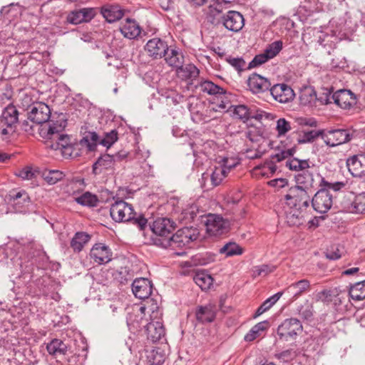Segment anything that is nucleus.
<instances>
[{
    "label": "nucleus",
    "instance_id": "nucleus-1",
    "mask_svg": "<svg viewBox=\"0 0 365 365\" xmlns=\"http://www.w3.org/2000/svg\"><path fill=\"white\" fill-rule=\"evenodd\" d=\"M34 93H36V91L31 89L24 93V104H28L26 108L27 118L33 123L30 125L28 121L24 120V132L31 135L34 134L36 128L38 130L40 127L53 122L52 120L46 123L51 117L50 108L43 102L33 101L31 96H34Z\"/></svg>",
    "mask_w": 365,
    "mask_h": 365
},
{
    "label": "nucleus",
    "instance_id": "nucleus-2",
    "mask_svg": "<svg viewBox=\"0 0 365 365\" xmlns=\"http://www.w3.org/2000/svg\"><path fill=\"white\" fill-rule=\"evenodd\" d=\"M66 120H60L52 122L51 124L46 125L38 128L40 136L45 139L53 150L68 149L71 145L70 138L68 135L62 134L61 132L66 126Z\"/></svg>",
    "mask_w": 365,
    "mask_h": 365
},
{
    "label": "nucleus",
    "instance_id": "nucleus-3",
    "mask_svg": "<svg viewBox=\"0 0 365 365\" xmlns=\"http://www.w3.org/2000/svg\"><path fill=\"white\" fill-rule=\"evenodd\" d=\"M112 219L117 222H130L143 230L148 220L143 215H137L131 205L123 200L115 201L110 208Z\"/></svg>",
    "mask_w": 365,
    "mask_h": 365
},
{
    "label": "nucleus",
    "instance_id": "nucleus-4",
    "mask_svg": "<svg viewBox=\"0 0 365 365\" xmlns=\"http://www.w3.org/2000/svg\"><path fill=\"white\" fill-rule=\"evenodd\" d=\"M153 235L150 237L153 245L166 248L170 245L174 222L168 218H158L150 227Z\"/></svg>",
    "mask_w": 365,
    "mask_h": 365
},
{
    "label": "nucleus",
    "instance_id": "nucleus-5",
    "mask_svg": "<svg viewBox=\"0 0 365 365\" xmlns=\"http://www.w3.org/2000/svg\"><path fill=\"white\" fill-rule=\"evenodd\" d=\"M19 113L14 106L9 105L0 116V135L3 140H8L17 130L19 125Z\"/></svg>",
    "mask_w": 365,
    "mask_h": 365
},
{
    "label": "nucleus",
    "instance_id": "nucleus-6",
    "mask_svg": "<svg viewBox=\"0 0 365 365\" xmlns=\"http://www.w3.org/2000/svg\"><path fill=\"white\" fill-rule=\"evenodd\" d=\"M152 313L150 314V322L145 326L148 339L152 342L159 341L165 336V331L162 322V312L157 304H153Z\"/></svg>",
    "mask_w": 365,
    "mask_h": 365
},
{
    "label": "nucleus",
    "instance_id": "nucleus-7",
    "mask_svg": "<svg viewBox=\"0 0 365 365\" xmlns=\"http://www.w3.org/2000/svg\"><path fill=\"white\" fill-rule=\"evenodd\" d=\"M151 303L149 304V302L145 305H135L131 308V310L128 313L126 319L127 325L132 332H137L141 329V328L147 324L148 319L145 318L147 314L150 315L152 313V310L150 309L153 308Z\"/></svg>",
    "mask_w": 365,
    "mask_h": 365
},
{
    "label": "nucleus",
    "instance_id": "nucleus-8",
    "mask_svg": "<svg viewBox=\"0 0 365 365\" xmlns=\"http://www.w3.org/2000/svg\"><path fill=\"white\" fill-rule=\"evenodd\" d=\"M118 138L116 130H112L108 133H106L101 140L96 132H86L84 136L80 140V144L82 147L86 148L88 151H93L96 149L98 144L108 148H110L117 141Z\"/></svg>",
    "mask_w": 365,
    "mask_h": 365
},
{
    "label": "nucleus",
    "instance_id": "nucleus-9",
    "mask_svg": "<svg viewBox=\"0 0 365 365\" xmlns=\"http://www.w3.org/2000/svg\"><path fill=\"white\" fill-rule=\"evenodd\" d=\"M311 197L307 190L299 187H292L284 197V205L299 210H307Z\"/></svg>",
    "mask_w": 365,
    "mask_h": 365
},
{
    "label": "nucleus",
    "instance_id": "nucleus-10",
    "mask_svg": "<svg viewBox=\"0 0 365 365\" xmlns=\"http://www.w3.org/2000/svg\"><path fill=\"white\" fill-rule=\"evenodd\" d=\"M126 157V153H117L115 155H103L93 165V173L95 175H100L105 171H113L118 163L125 159Z\"/></svg>",
    "mask_w": 365,
    "mask_h": 365
},
{
    "label": "nucleus",
    "instance_id": "nucleus-11",
    "mask_svg": "<svg viewBox=\"0 0 365 365\" xmlns=\"http://www.w3.org/2000/svg\"><path fill=\"white\" fill-rule=\"evenodd\" d=\"M199 232L197 229L190 227H183L178 230L175 234L172 235L170 245L173 248L184 247L188 246L191 242L196 240Z\"/></svg>",
    "mask_w": 365,
    "mask_h": 365
},
{
    "label": "nucleus",
    "instance_id": "nucleus-12",
    "mask_svg": "<svg viewBox=\"0 0 365 365\" xmlns=\"http://www.w3.org/2000/svg\"><path fill=\"white\" fill-rule=\"evenodd\" d=\"M343 39H344V34H339L338 30L334 28V24H331V26L327 28L325 31H321L318 36V43L330 53L331 50H333Z\"/></svg>",
    "mask_w": 365,
    "mask_h": 365
},
{
    "label": "nucleus",
    "instance_id": "nucleus-13",
    "mask_svg": "<svg viewBox=\"0 0 365 365\" xmlns=\"http://www.w3.org/2000/svg\"><path fill=\"white\" fill-rule=\"evenodd\" d=\"M225 0H212L210 5L204 9L205 18L207 23L217 26L222 24L225 9Z\"/></svg>",
    "mask_w": 365,
    "mask_h": 365
},
{
    "label": "nucleus",
    "instance_id": "nucleus-14",
    "mask_svg": "<svg viewBox=\"0 0 365 365\" xmlns=\"http://www.w3.org/2000/svg\"><path fill=\"white\" fill-rule=\"evenodd\" d=\"M302 324L295 318L285 319L277 328V334L281 339L288 341L294 339L302 331Z\"/></svg>",
    "mask_w": 365,
    "mask_h": 365
},
{
    "label": "nucleus",
    "instance_id": "nucleus-15",
    "mask_svg": "<svg viewBox=\"0 0 365 365\" xmlns=\"http://www.w3.org/2000/svg\"><path fill=\"white\" fill-rule=\"evenodd\" d=\"M313 209L321 214L327 212L333 205V196L326 188L321 187L311 200Z\"/></svg>",
    "mask_w": 365,
    "mask_h": 365
},
{
    "label": "nucleus",
    "instance_id": "nucleus-16",
    "mask_svg": "<svg viewBox=\"0 0 365 365\" xmlns=\"http://www.w3.org/2000/svg\"><path fill=\"white\" fill-rule=\"evenodd\" d=\"M206 230L211 236H220L229 230L228 222L218 215L210 214L205 222Z\"/></svg>",
    "mask_w": 365,
    "mask_h": 365
},
{
    "label": "nucleus",
    "instance_id": "nucleus-17",
    "mask_svg": "<svg viewBox=\"0 0 365 365\" xmlns=\"http://www.w3.org/2000/svg\"><path fill=\"white\" fill-rule=\"evenodd\" d=\"M322 140L327 146L335 147L349 142L351 135L348 130L344 129L323 130Z\"/></svg>",
    "mask_w": 365,
    "mask_h": 365
},
{
    "label": "nucleus",
    "instance_id": "nucleus-18",
    "mask_svg": "<svg viewBox=\"0 0 365 365\" xmlns=\"http://www.w3.org/2000/svg\"><path fill=\"white\" fill-rule=\"evenodd\" d=\"M90 258L98 265L106 264L113 259V252L104 243H96L90 251Z\"/></svg>",
    "mask_w": 365,
    "mask_h": 365
},
{
    "label": "nucleus",
    "instance_id": "nucleus-19",
    "mask_svg": "<svg viewBox=\"0 0 365 365\" xmlns=\"http://www.w3.org/2000/svg\"><path fill=\"white\" fill-rule=\"evenodd\" d=\"M317 101L322 102V104L331 103L329 96L327 93L325 94L324 98H317L315 90L311 86L305 87L300 91L299 103L301 105L309 107L317 106Z\"/></svg>",
    "mask_w": 365,
    "mask_h": 365
},
{
    "label": "nucleus",
    "instance_id": "nucleus-20",
    "mask_svg": "<svg viewBox=\"0 0 365 365\" xmlns=\"http://www.w3.org/2000/svg\"><path fill=\"white\" fill-rule=\"evenodd\" d=\"M341 205L346 212L365 214V192L354 196L353 199L345 197Z\"/></svg>",
    "mask_w": 365,
    "mask_h": 365
},
{
    "label": "nucleus",
    "instance_id": "nucleus-21",
    "mask_svg": "<svg viewBox=\"0 0 365 365\" xmlns=\"http://www.w3.org/2000/svg\"><path fill=\"white\" fill-rule=\"evenodd\" d=\"M349 172L355 178H365V153L356 154L346 159Z\"/></svg>",
    "mask_w": 365,
    "mask_h": 365
},
{
    "label": "nucleus",
    "instance_id": "nucleus-22",
    "mask_svg": "<svg viewBox=\"0 0 365 365\" xmlns=\"http://www.w3.org/2000/svg\"><path fill=\"white\" fill-rule=\"evenodd\" d=\"M328 96H330L329 94ZM334 103L343 109H349L356 103V98L351 91L341 89L329 96Z\"/></svg>",
    "mask_w": 365,
    "mask_h": 365
},
{
    "label": "nucleus",
    "instance_id": "nucleus-23",
    "mask_svg": "<svg viewBox=\"0 0 365 365\" xmlns=\"http://www.w3.org/2000/svg\"><path fill=\"white\" fill-rule=\"evenodd\" d=\"M247 86L252 93L259 94L270 91L271 83L267 78L254 73L247 79Z\"/></svg>",
    "mask_w": 365,
    "mask_h": 365
},
{
    "label": "nucleus",
    "instance_id": "nucleus-24",
    "mask_svg": "<svg viewBox=\"0 0 365 365\" xmlns=\"http://www.w3.org/2000/svg\"><path fill=\"white\" fill-rule=\"evenodd\" d=\"M222 24L232 32L240 31L245 25L243 16L236 11H228L224 16Z\"/></svg>",
    "mask_w": 365,
    "mask_h": 365
},
{
    "label": "nucleus",
    "instance_id": "nucleus-25",
    "mask_svg": "<svg viewBox=\"0 0 365 365\" xmlns=\"http://www.w3.org/2000/svg\"><path fill=\"white\" fill-rule=\"evenodd\" d=\"M168 50L167 43L159 38L150 39L145 46V51L153 58H161Z\"/></svg>",
    "mask_w": 365,
    "mask_h": 365
},
{
    "label": "nucleus",
    "instance_id": "nucleus-26",
    "mask_svg": "<svg viewBox=\"0 0 365 365\" xmlns=\"http://www.w3.org/2000/svg\"><path fill=\"white\" fill-rule=\"evenodd\" d=\"M270 93L279 103H288L294 98L293 89L286 83H278L271 86Z\"/></svg>",
    "mask_w": 365,
    "mask_h": 365
},
{
    "label": "nucleus",
    "instance_id": "nucleus-27",
    "mask_svg": "<svg viewBox=\"0 0 365 365\" xmlns=\"http://www.w3.org/2000/svg\"><path fill=\"white\" fill-rule=\"evenodd\" d=\"M93 8H83L74 10L67 16V21L72 24H79L83 22H89L96 16Z\"/></svg>",
    "mask_w": 365,
    "mask_h": 365
},
{
    "label": "nucleus",
    "instance_id": "nucleus-28",
    "mask_svg": "<svg viewBox=\"0 0 365 365\" xmlns=\"http://www.w3.org/2000/svg\"><path fill=\"white\" fill-rule=\"evenodd\" d=\"M284 215L285 216L287 224L292 227H299L304 222V215L306 210L299 208L292 207L290 206H283Z\"/></svg>",
    "mask_w": 365,
    "mask_h": 365
},
{
    "label": "nucleus",
    "instance_id": "nucleus-29",
    "mask_svg": "<svg viewBox=\"0 0 365 365\" xmlns=\"http://www.w3.org/2000/svg\"><path fill=\"white\" fill-rule=\"evenodd\" d=\"M153 285L146 278L135 279L132 284L134 295L139 299H148L152 293Z\"/></svg>",
    "mask_w": 365,
    "mask_h": 365
},
{
    "label": "nucleus",
    "instance_id": "nucleus-30",
    "mask_svg": "<svg viewBox=\"0 0 365 365\" xmlns=\"http://www.w3.org/2000/svg\"><path fill=\"white\" fill-rule=\"evenodd\" d=\"M310 287L309 281L304 279L291 284L284 289V292L291 296V299L294 301L304 292L309 291Z\"/></svg>",
    "mask_w": 365,
    "mask_h": 365
},
{
    "label": "nucleus",
    "instance_id": "nucleus-31",
    "mask_svg": "<svg viewBox=\"0 0 365 365\" xmlns=\"http://www.w3.org/2000/svg\"><path fill=\"white\" fill-rule=\"evenodd\" d=\"M120 31L124 37L135 39L140 36L141 28L135 20L128 18L120 26Z\"/></svg>",
    "mask_w": 365,
    "mask_h": 365
},
{
    "label": "nucleus",
    "instance_id": "nucleus-32",
    "mask_svg": "<svg viewBox=\"0 0 365 365\" xmlns=\"http://www.w3.org/2000/svg\"><path fill=\"white\" fill-rule=\"evenodd\" d=\"M196 319L202 323L212 322L216 317L215 305L211 304L200 306L195 312Z\"/></svg>",
    "mask_w": 365,
    "mask_h": 365
},
{
    "label": "nucleus",
    "instance_id": "nucleus-33",
    "mask_svg": "<svg viewBox=\"0 0 365 365\" xmlns=\"http://www.w3.org/2000/svg\"><path fill=\"white\" fill-rule=\"evenodd\" d=\"M22 195L21 190H12L6 196L11 212L19 213L23 212Z\"/></svg>",
    "mask_w": 365,
    "mask_h": 365
},
{
    "label": "nucleus",
    "instance_id": "nucleus-34",
    "mask_svg": "<svg viewBox=\"0 0 365 365\" xmlns=\"http://www.w3.org/2000/svg\"><path fill=\"white\" fill-rule=\"evenodd\" d=\"M49 354L55 356L56 359H63L66 354L68 347L66 344L61 339H53L46 346Z\"/></svg>",
    "mask_w": 365,
    "mask_h": 365
},
{
    "label": "nucleus",
    "instance_id": "nucleus-35",
    "mask_svg": "<svg viewBox=\"0 0 365 365\" xmlns=\"http://www.w3.org/2000/svg\"><path fill=\"white\" fill-rule=\"evenodd\" d=\"M301 172L294 177L297 183L294 187H299L308 191L309 189L314 186V175L307 169Z\"/></svg>",
    "mask_w": 365,
    "mask_h": 365
},
{
    "label": "nucleus",
    "instance_id": "nucleus-36",
    "mask_svg": "<svg viewBox=\"0 0 365 365\" xmlns=\"http://www.w3.org/2000/svg\"><path fill=\"white\" fill-rule=\"evenodd\" d=\"M228 96H230V93H227L223 89L222 93H219L215 97V101L212 103V110L216 112H222L226 110L230 111L233 106L231 105Z\"/></svg>",
    "mask_w": 365,
    "mask_h": 365
},
{
    "label": "nucleus",
    "instance_id": "nucleus-37",
    "mask_svg": "<svg viewBox=\"0 0 365 365\" xmlns=\"http://www.w3.org/2000/svg\"><path fill=\"white\" fill-rule=\"evenodd\" d=\"M101 14L106 20L113 23L120 20L124 15L123 11L118 6L106 5L101 8Z\"/></svg>",
    "mask_w": 365,
    "mask_h": 365
},
{
    "label": "nucleus",
    "instance_id": "nucleus-38",
    "mask_svg": "<svg viewBox=\"0 0 365 365\" xmlns=\"http://www.w3.org/2000/svg\"><path fill=\"white\" fill-rule=\"evenodd\" d=\"M91 235L85 232H77L71 240V247L74 252H80L90 241Z\"/></svg>",
    "mask_w": 365,
    "mask_h": 365
},
{
    "label": "nucleus",
    "instance_id": "nucleus-39",
    "mask_svg": "<svg viewBox=\"0 0 365 365\" xmlns=\"http://www.w3.org/2000/svg\"><path fill=\"white\" fill-rule=\"evenodd\" d=\"M178 76L182 80H192L199 75V69L192 63L183 64L176 70Z\"/></svg>",
    "mask_w": 365,
    "mask_h": 365
},
{
    "label": "nucleus",
    "instance_id": "nucleus-40",
    "mask_svg": "<svg viewBox=\"0 0 365 365\" xmlns=\"http://www.w3.org/2000/svg\"><path fill=\"white\" fill-rule=\"evenodd\" d=\"M163 57H165L166 63L170 66L175 68L176 70L184 63L183 55L175 49L168 48V52L163 56Z\"/></svg>",
    "mask_w": 365,
    "mask_h": 365
},
{
    "label": "nucleus",
    "instance_id": "nucleus-41",
    "mask_svg": "<svg viewBox=\"0 0 365 365\" xmlns=\"http://www.w3.org/2000/svg\"><path fill=\"white\" fill-rule=\"evenodd\" d=\"M26 249L28 250L27 257L32 261V264H37L46 258V253L38 245L30 243L27 245Z\"/></svg>",
    "mask_w": 365,
    "mask_h": 365
},
{
    "label": "nucleus",
    "instance_id": "nucleus-42",
    "mask_svg": "<svg viewBox=\"0 0 365 365\" xmlns=\"http://www.w3.org/2000/svg\"><path fill=\"white\" fill-rule=\"evenodd\" d=\"M357 28L358 24L356 21L352 22L350 18L346 19L343 24L341 23L339 26H336V29L338 30L339 34L342 35L344 34V39H349L353 34L356 31Z\"/></svg>",
    "mask_w": 365,
    "mask_h": 365
},
{
    "label": "nucleus",
    "instance_id": "nucleus-43",
    "mask_svg": "<svg viewBox=\"0 0 365 365\" xmlns=\"http://www.w3.org/2000/svg\"><path fill=\"white\" fill-rule=\"evenodd\" d=\"M349 295L354 301L365 299V280L358 282L350 286Z\"/></svg>",
    "mask_w": 365,
    "mask_h": 365
},
{
    "label": "nucleus",
    "instance_id": "nucleus-44",
    "mask_svg": "<svg viewBox=\"0 0 365 365\" xmlns=\"http://www.w3.org/2000/svg\"><path fill=\"white\" fill-rule=\"evenodd\" d=\"M193 280L204 291L209 289L213 283V278L205 272L195 273Z\"/></svg>",
    "mask_w": 365,
    "mask_h": 365
},
{
    "label": "nucleus",
    "instance_id": "nucleus-45",
    "mask_svg": "<svg viewBox=\"0 0 365 365\" xmlns=\"http://www.w3.org/2000/svg\"><path fill=\"white\" fill-rule=\"evenodd\" d=\"M75 201L81 205L90 207H96L99 202L98 197L90 192H86L81 195L76 197Z\"/></svg>",
    "mask_w": 365,
    "mask_h": 365
},
{
    "label": "nucleus",
    "instance_id": "nucleus-46",
    "mask_svg": "<svg viewBox=\"0 0 365 365\" xmlns=\"http://www.w3.org/2000/svg\"><path fill=\"white\" fill-rule=\"evenodd\" d=\"M199 212V207L197 204L191 203L185 207L181 212V220L185 223L192 222Z\"/></svg>",
    "mask_w": 365,
    "mask_h": 365
},
{
    "label": "nucleus",
    "instance_id": "nucleus-47",
    "mask_svg": "<svg viewBox=\"0 0 365 365\" xmlns=\"http://www.w3.org/2000/svg\"><path fill=\"white\" fill-rule=\"evenodd\" d=\"M230 112L232 113L233 116L240 119L242 122H247L252 116L250 109L245 105L233 106Z\"/></svg>",
    "mask_w": 365,
    "mask_h": 365
},
{
    "label": "nucleus",
    "instance_id": "nucleus-48",
    "mask_svg": "<svg viewBox=\"0 0 365 365\" xmlns=\"http://www.w3.org/2000/svg\"><path fill=\"white\" fill-rule=\"evenodd\" d=\"M243 252V248L241 247L236 242H233L226 243L220 249V253L224 254L227 257L241 255Z\"/></svg>",
    "mask_w": 365,
    "mask_h": 365
},
{
    "label": "nucleus",
    "instance_id": "nucleus-49",
    "mask_svg": "<svg viewBox=\"0 0 365 365\" xmlns=\"http://www.w3.org/2000/svg\"><path fill=\"white\" fill-rule=\"evenodd\" d=\"M286 166L291 170L299 172L309 168V160H299L297 158L289 159L286 162Z\"/></svg>",
    "mask_w": 365,
    "mask_h": 365
},
{
    "label": "nucleus",
    "instance_id": "nucleus-50",
    "mask_svg": "<svg viewBox=\"0 0 365 365\" xmlns=\"http://www.w3.org/2000/svg\"><path fill=\"white\" fill-rule=\"evenodd\" d=\"M146 359L148 365H163L165 355L159 349H152L148 351Z\"/></svg>",
    "mask_w": 365,
    "mask_h": 365
},
{
    "label": "nucleus",
    "instance_id": "nucleus-51",
    "mask_svg": "<svg viewBox=\"0 0 365 365\" xmlns=\"http://www.w3.org/2000/svg\"><path fill=\"white\" fill-rule=\"evenodd\" d=\"M199 87L201 91L207 93L210 95H213L215 97L219 93H222L223 91L222 88L210 81H205L201 82L199 85Z\"/></svg>",
    "mask_w": 365,
    "mask_h": 365
},
{
    "label": "nucleus",
    "instance_id": "nucleus-52",
    "mask_svg": "<svg viewBox=\"0 0 365 365\" xmlns=\"http://www.w3.org/2000/svg\"><path fill=\"white\" fill-rule=\"evenodd\" d=\"M42 176L49 185H54L62 180L65 175L61 171L52 170L44 171Z\"/></svg>",
    "mask_w": 365,
    "mask_h": 365
},
{
    "label": "nucleus",
    "instance_id": "nucleus-53",
    "mask_svg": "<svg viewBox=\"0 0 365 365\" xmlns=\"http://www.w3.org/2000/svg\"><path fill=\"white\" fill-rule=\"evenodd\" d=\"M276 170L277 166L273 161H267L264 164L255 168V170H260L259 174L267 178L273 175Z\"/></svg>",
    "mask_w": 365,
    "mask_h": 365
},
{
    "label": "nucleus",
    "instance_id": "nucleus-54",
    "mask_svg": "<svg viewBox=\"0 0 365 365\" xmlns=\"http://www.w3.org/2000/svg\"><path fill=\"white\" fill-rule=\"evenodd\" d=\"M21 6L19 4L11 3L9 6H3L0 10V14L3 16L8 15V18H12L17 14H21Z\"/></svg>",
    "mask_w": 365,
    "mask_h": 365
},
{
    "label": "nucleus",
    "instance_id": "nucleus-55",
    "mask_svg": "<svg viewBox=\"0 0 365 365\" xmlns=\"http://www.w3.org/2000/svg\"><path fill=\"white\" fill-rule=\"evenodd\" d=\"M226 176L227 173L225 170H223V168L220 166L215 167L210 175L212 185L213 187L219 185Z\"/></svg>",
    "mask_w": 365,
    "mask_h": 365
},
{
    "label": "nucleus",
    "instance_id": "nucleus-56",
    "mask_svg": "<svg viewBox=\"0 0 365 365\" xmlns=\"http://www.w3.org/2000/svg\"><path fill=\"white\" fill-rule=\"evenodd\" d=\"M323 130H312L307 132H304L302 137L298 139L299 143H306L313 142L318 137L322 138Z\"/></svg>",
    "mask_w": 365,
    "mask_h": 365
},
{
    "label": "nucleus",
    "instance_id": "nucleus-57",
    "mask_svg": "<svg viewBox=\"0 0 365 365\" xmlns=\"http://www.w3.org/2000/svg\"><path fill=\"white\" fill-rule=\"evenodd\" d=\"M299 315L304 319H310L313 316V306L307 300L298 308Z\"/></svg>",
    "mask_w": 365,
    "mask_h": 365
},
{
    "label": "nucleus",
    "instance_id": "nucleus-58",
    "mask_svg": "<svg viewBox=\"0 0 365 365\" xmlns=\"http://www.w3.org/2000/svg\"><path fill=\"white\" fill-rule=\"evenodd\" d=\"M40 175V171L33 169L31 167L24 168V180H31V187H34L38 185L36 179Z\"/></svg>",
    "mask_w": 365,
    "mask_h": 365
},
{
    "label": "nucleus",
    "instance_id": "nucleus-59",
    "mask_svg": "<svg viewBox=\"0 0 365 365\" xmlns=\"http://www.w3.org/2000/svg\"><path fill=\"white\" fill-rule=\"evenodd\" d=\"M282 49V42L281 41H276L268 46L264 52L270 58L276 56Z\"/></svg>",
    "mask_w": 365,
    "mask_h": 365
},
{
    "label": "nucleus",
    "instance_id": "nucleus-60",
    "mask_svg": "<svg viewBox=\"0 0 365 365\" xmlns=\"http://www.w3.org/2000/svg\"><path fill=\"white\" fill-rule=\"evenodd\" d=\"M319 186L322 188H326L327 192H329L330 190L334 191L340 190L345 186V184L343 182H329L327 181L324 178H322Z\"/></svg>",
    "mask_w": 365,
    "mask_h": 365
},
{
    "label": "nucleus",
    "instance_id": "nucleus-61",
    "mask_svg": "<svg viewBox=\"0 0 365 365\" xmlns=\"http://www.w3.org/2000/svg\"><path fill=\"white\" fill-rule=\"evenodd\" d=\"M290 123L285 118H279L277 121L276 130L278 136L285 135L291 130Z\"/></svg>",
    "mask_w": 365,
    "mask_h": 365
},
{
    "label": "nucleus",
    "instance_id": "nucleus-62",
    "mask_svg": "<svg viewBox=\"0 0 365 365\" xmlns=\"http://www.w3.org/2000/svg\"><path fill=\"white\" fill-rule=\"evenodd\" d=\"M295 150L294 148L282 150L271 156L272 160L280 162L294 155Z\"/></svg>",
    "mask_w": 365,
    "mask_h": 365
},
{
    "label": "nucleus",
    "instance_id": "nucleus-63",
    "mask_svg": "<svg viewBox=\"0 0 365 365\" xmlns=\"http://www.w3.org/2000/svg\"><path fill=\"white\" fill-rule=\"evenodd\" d=\"M227 61L234 67L237 71H242L246 66V63L242 58H227Z\"/></svg>",
    "mask_w": 365,
    "mask_h": 365
},
{
    "label": "nucleus",
    "instance_id": "nucleus-64",
    "mask_svg": "<svg viewBox=\"0 0 365 365\" xmlns=\"http://www.w3.org/2000/svg\"><path fill=\"white\" fill-rule=\"evenodd\" d=\"M261 135L262 134L260 133V130L255 127L250 128L245 132V137L248 138L251 142L258 141Z\"/></svg>",
    "mask_w": 365,
    "mask_h": 365
}]
</instances>
